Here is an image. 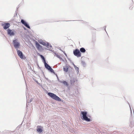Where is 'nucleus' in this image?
I'll return each instance as SVG.
<instances>
[{
	"instance_id": "obj_1",
	"label": "nucleus",
	"mask_w": 134,
	"mask_h": 134,
	"mask_svg": "<svg viewBox=\"0 0 134 134\" xmlns=\"http://www.w3.org/2000/svg\"><path fill=\"white\" fill-rule=\"evenodd\" d=\"M48 95L54 99L59 101H61V99L59 97L53 93H48Z\"/></svg>"
},
{
	"instance_id": "obj_2",
	"label": "nucleus",
	"mask_w": 134,
	"mask_h": 134,
	"mask_svg": "<svg viewBox=\"0 0 134 134\" xmlns=\"http://www.w3.org/2000/svg\"><path fill=\"white\" fill-rule=\"evenodd\" d=\"M81 114L82 115V117L83 120L87 121H90L91 120L90 118H88L87 116V113L86 111H81Z\"/></svg>"
},
{
	"instance_id": "obj_3",
	"label": "nucleus",
	"mask_w": 134,
	"mask_h": 134,
	"mask_svg": "<svg viewBox=\"0 0 134 134\" xmlns=\"http://www.w3.org/2000/svg\"><path fill=\"white\" fill-rule=\"evenodd\" d=\"M73 53L75 55L78 57H81V53L78 49H76L73 51Z\"/></svg>"
},
{
	"instance_id": "obj_4",
	"label": "nucleus",
	"mask_w": 134,
	"mask_h": 134,
	"mask_svg": "<svg viewBox=\"0 0 134 134\" xmlns=\"http://www.w3.org/2000/svg\"><path fill=\"white\" fill-rule=\"evenodd\" d=\"M44 65L45 68L49 70L50 71L52 72H54V71L53 69L51 68V66L47 63L46 62L44 63Z\"/></svg>"
},
{
	"instance_id": "obj_5",
	"label": "nucleus",
	"mask_w": 134,
	"mask_h": 134,
	"mask_svg": "<svg viewBox=\"0 0 134 134\" xmlns=\"http://www.w3.org/2000/svg\"><path fill=\"white\" fill-rule=\"evenodd\" d=\"M13 42L14 47L16 49H18V48L19 47L20 45L19 43L17 42V40H13Z\"/></svg>"
},
{
	"instance_id": "obj_6",
	"label": "nucleus",
	"mask_w": 134,
	"mask_h": 134,
	"mask_svg": "<svg viewBox=\"0 0 134 134\" xmlns=\"http://www.w3.org/2000/svg\"><path fill=\"white\" fill-rule=\"evenodd\" d=\"M7 33L8 35L10 36H14L15 35V31L14 30H11L10 29H8L7 30Z\"/></svg>"
},
{
	"instance_id": "obj_7",
	"label": "nucleus",
	"mask_w": 134,
	"mask_h": 134,
	"mask_svg": "<svg viewBox=\"0 0 134 134\" xmlns=\"http://www.w3.org/2000/svg\"><path fill=\"white\" fill-rule=\"evenodd\" d=\"M2 26L4 29H6L8 28L10 26V24L8 23H4L2 24Z\"/></svg>"
},
{
	"instance_id": "obj_8",
	"label": "nucleus",
	"mask_w": 134,
	"mask_h": 134,
	"mask_svg": "<svg viewBox=\"0 0 134 134\" xmlns=\"http://www.w3.org/2000/svg\"><path fill=\"white\" fill-rule=\"evenodd\" d=\"M18 54L19 57L21 58H23V54L19 50H18V49H16Z\"/></svg>"
},
{
	"instance_id": "obj_9",
	"label": "nucleus",
	"mask_w": 134,
	"mask_h": 134,
	"mask_svg": "<svg viewBox=\"0 0 134 134\" xmlns=\"http://www.w3.org/2000/svg\"><path fill=\"white\" fill-rule=\"evenodd\" d=\"M21 23L24 25L26 27H27V28L30 29V27L29 26L28 24H27L22 19L21 20Z\"/></svg>"
},
{
	"instance_id": "obj_10",
	"label": "nucleus",
	"mask_w": 134,
	"mask_h": 134,
	"mask_svg": "<svg viewBox=\"0 0 134 134\" xmlns=\"http://www.w3.org/2000/svg\"><path fill=\"white\" fill-rule=\"evenodd\" d=\"M42 127L41 126H38L37 127V131L40 133L42 131Z\"/></svg>"
},
{
	"instance_id": "obj_11",
	"label": "nucleus",
	"mask_w": 134,
	"mask_h": 134,
	"mask_svg": "<svg viewBox=\"0 0 134 134\" xmlns=\"http://www.w3.org/2000/svg\"><path fill=\"white\" fill-rule=\"evenodd\" d=\"M35 44L36 47L38 49H39L41 48V46L37 42H36Z\"/></svg>"
},
{
	"instance_id": "obj_12",
	"label": "nucleus",
	"mask_w": 134,
	"mask_h": 134,
	"mask_svg": "<svg viewBox=\"0 0 134 134\" xmlns=\"http://www.w3.org/2000/svg\"><path fill=\"white\" fill-rule=\"evenodd\" d=\"M68 67L67 66H64L63 68V70L64 71L67 72L68 71Z\"/></svg>"
},
{
	"instance_id": "obj_13",
	"label": "nucleus",
	"mask_w": 134,
	"mask_h": 134,
	"mask_svg": "<svg viewBox=\"0 0 134 134\" xmlns=\"http://www.w3.org/2000/svg\"><path fill=\"white\" fill-rule=\"evenodd\" d=\"M39 42L40 44H41L43 45H44V46L47 45V44H48V43H46L43 41H42L40 42Z\"/></svg>"
},
{
	"instance_id": "obj_14",
	"label": "nucleus",
	"mask_w": 134,
	"mask_h": 134,
	"mask_svg": "<svg viewBox=\"0 0 134 134\" xmlns=\"http://www.w3.org/2000/svg\"><path fill=\"white\" fill-rule=\"evenodd\" d=\"M80 51L81 52L83 53H85L86 51L85 49L83 48H81L80 49Z\"/></svg>"
},
{
	"instance_id": "obj_15",
	"label": "nucleus",
	"mask_w": 134,
	"mask_h": 134,
	"mask_svg": "<svg viewBox=\"0 0 134 134\" xmlns=\"http://www.w3.org/2000/svg\"><path fill=\"white\" fill-rule=\"evenodd\" d=\"M62 82L64 85H65L67 86H68V84L67 82L65 81H62Z\"/></svg>"
},
{
	"instance_id": "obj_16",
	"label": "nucleus",
	"mask_w": 134,
	"mask_h": 134,
	"mask_svg": "<svg viewBox=\"0 0 134 134\" xmlns=\"http://www.w3.org/2000/svg\"><path fill=\"white\" fill-rule=\"evenodd\" d=\"M40 57H41V58H42V59H43L44 61V62H46V61H45V59H44V57L42 56V55H40Z\"/></svg>"
},
{
	"instance_id": "obj_17",
	"label": "nucleus",
	"mask_w": 134,
	"mask_h": 134,
	"mask_svg": "<svg viewBox=\"0 0 134 134\" xmlns=\"http://www.w3.org/2000/svg\"><path fill=\"white\" fill-rule=\"evenodd\" d=\"M76 70L77 69V70H78V69H79L77 67H76Z\"/></svg>"
}]
</instances>
